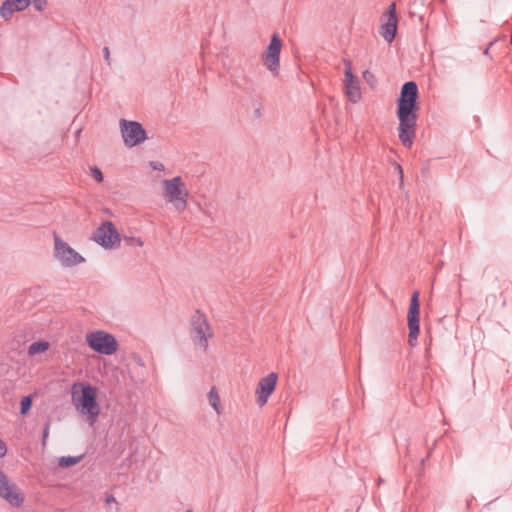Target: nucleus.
Returning a JSON list of instances; mask_svg holds the SVG:
<instances>
[{
	"instance_id": "obj_1",
	"label": "nucleus",
	"mask_w": 512,
	"mask_h": 512,
	"mask_svg": "<svg viewBox=\"0 0 512 512\" xmlns=\"http://www.w3.org/2000/svg\"><path fill=\"white\" fill-rule=\"evenodd\" d=\"M418 86L414 81L405 82L397 100V117L399 119V139L406 147H411L416 136Z\"/></svg>"
},
{
	"instance_id": "obj_2",
	"label": "nucleus",
	"mask_w": 512,
	"mask_h": 512,
	"mask_svg": "<svg viewBox=\"0 0 512 512\" xmlns=\"http://www.w3.org/2000/svg\"><path fill=\"white\" fill-rule=\"evenodd\" d=\"M189 192L182 177L175 176L163 180V196L178 212H183L187 207Z\"/></svg>"
},
{
	"instance_id": "obj_3",
	"label": "nucleus",
	"mask_w": 512,
	"mask_h": 512,
	"mask_svg": "<svg viewBox=\"0 0 512 512\" xmlns=\"http://www.w3.org/2000/svg\"><path fill=\"white\" fill-rule=\"evenodd\" d=\"M97 390L91 385L83 386L81 395L75 399L76 407L82 414L88 415L89 423L92 425L96 422L99 415V406L97 404Z\"/></svg>"
},
{
	"instance_id": "obj_4",
	"label": "nucleus",
	"mask_w": 512,
	"mask_h": 512,
	"mask_svg": "<svg viewBox=\"0 0 512 512\" xmlns=\"http://www.w3.org/2000/svg\"><path fill=\"white\" fill-rule=\"evenodd\" d=\"M86 342L93 351L102 355H112L118 350L116 338L103 330L88 333L86 335Z\"/></svg>"
},
{
	"instance_id": "obj_5",
	"label": "nucleus",
	"mask_w": 512,
	"mask_h": 512,
	"mask_svg": "<svg viewBox=\"0 0 512 512\" xmlns=\"http://www.w3.org/2000/svg\"><path fill=\"white\" fill-rule=\"evenodd\" d=\"M119 125L123 142L126 147H135L147 139L146 131L141 123L137 121L121 119Z\"/></svg>"
},
{
	"instance_id": "obj_6",
	"label": "nucleus",
	"mask_w": 512,
	"mask_h": 512,
	"mask_svg": "<svg viewBox=\"0 0 512 512\" xmlns=\"http://www.w3.org/2000/svg\"><path fill=\"white\" fill-rule=\"evenodd\" d=\"M419 291L415 290L412 293L410 299V305L407 314V325L409 329L408 334V344L410 346H415L417 343V339L420 333V301H419Z\"/></svg>"
},
{
	"instance_id": "obj_7",
	"label": "nucleus",
	"mask_w": 512,
	"mask_h": 512,
	"mask_svg": "<svg viewBox=\"0 0 512 512\" xmlns=\"http://www.w3.org/2000/svg\"><path fill=\"white\" fill-rule=\"evenodd\" d=\"M91 239L105 249L120 245L121 237L111 221L103 222L92 234Z\"/></svg>"
},
{
	"instance_id": "obj_8",
	"label": "nucleus",
	"mask_w": 512,
	"mask_h": 512,
	"mask_svg": "<svg viewBox=\"0 0 512 512\" xmlns=\"http://www.w3.org/2000/svg\"><path fill=\"white\" fill-rule=\"evenodd\" d=\"M30 4H33L37 11L42 12L47 6V0H5L0 7V16L7 21L15 12L24 11Z\"/></svg>"
},
{
	"instance_id": "obj_9",
	"label": "nucleus",
	"mask_w": 512,
	"mask_h": 512,
	"mask_svg": "<svg viewBox=\"0 0 512 512\" xmlns=\"http://www.w3.org/2000/svg\"><path fill=\"white\" fill-rule=\"evenodd\" d=\"M55 257L60 261L64 267L76 266L85 261L78 252L70 247L66 242L60 239L59 236L55 235Z\"/></svg>"
},
{
	"instance_id": "obj_10",
	"label": "nucleus",
	"mask_w": 512,
	"mask_h": 512,
	"mask_svg": "<svg viewBox=\"0 0 512 512\" xmlns=\"http://www.w3.org/2000/svg\"><path fill=\"white\" fill-rule=\"evenodd\" d=\"M191 327L192 332L198 340V345L206 351L208 348V339L213 336V332L206 316L199 310H197L191 318Z\"/></svg>"
},
{
	"instance_id": "obj_11",
	"label": "nucleus",
	"mask_w": 512,
	"mask_h": 512,
	"mask_svg": "<svg viewBox=\"0 0 512 512\" xmlns=\"http://www.w3.org/2000/svg\"><path fill=\"white\" fill-rule=\"evenodd\" d=\"M282 48V41L277 34H273L270 43L263 54L264 65L274 75H276L280 68V53Z\"/></svg>"
},
{
	"instance_id": "obj_12",
	"label": "nucleus",
	"mask_w": 512,
	"mask_h": 512,
	"mask_svg": "<svg viewBox=\"0 0 512 512\" xmlns=\"http://www.w3.org/2000/svg\"><path fill=\"white\" fill-rule=\"evenodd\" d=\"M0 497L14 507H19L24 502L18 487L14 483H9L8 477L2 470H0Z\"/></svg>"
},
{
	"instance_id": "obj_13",
	"label": "nucleus",
	"mask_w": 512,
	"mask_h": 512,
	"mask_svg": "<svg viewBox=\"0 0 512 512\" xmlns=\"http://www.w3.org/2000/svg\"><path fill=\"white\" fill-rule=\"evenodd\" d=\"M278 376L275 372L269 373L260 379L256 389L257 403L263 406L267 403L269 396L274 392L277 384Z\"/></svg>"
},
{
	"instance_id": "obj_14",
	"label": "nucleus",
	"mask_w": 512,
	"mask_h": 512,
	"mask_svg": "<svg viewBox=\"0 0 512 512\" xmlns=\"http://www.w3.org/2000/svg\"><path fill=\"white\" fill-rule=\"evenodd\" d=\"M388 20L381 26V36L388 42L391 43L396 35L397 31V15L395 3H392L388 8Z\"/></svg>"
},
{
	"instance_id": "obj_15",
	"label": "nucleus",
	"mask_w": 512,
	"mask_h": 512,
	"mask_svg": "<svg viewBox=\"0 0 512 512\" xmlns=\"http://www.w3.org/2000/svg\"><path fill=\"white\" fill-rule=\"evenodd\" d=\"M345 92L352 103H357L361 98V92L358 81L345 83Z\"/></svg>"
},
{
	"instance_id": "obj_16",
	"label": "nucleus",
	"mask_w": 512,
	"mask_h": 512,
	"mask_svg": "<svg viewBox=\"0 0 512 512\" xmlns=\"http://www.w3.org/2000/svg\"><path fill=\"white\" fill-rule=\"evenodd\" d=\"M208 399L210 405L213 407V409L216 411L217 414H221V404H220V397L217 392V389L215 387H212L208 393Z\"/></svg>"
},
{
	"instance_id": "obj_17",
	"label": "nucleus",
	"mask_w": 512,
	"mask_h": 512,
	"mask_svg": "<svg viewBox=\"0 0 512 512\" xmlns=\"http://www.w3.org/2000/svg\"><path fill=\"white\" fill-rule=\"evenodd\" d=\"M49 348V343L47 341H36L30 344L28 347V354L30 356L36 355L38 353L45 352Z\"/></svg>"
},
{
	"instance_id": "obj_18",
	"label": "nucleus",
	"mask_w": 512,
	"mask_h": 512,
	"mask_svg": "<svg viewBox=\"0 0 512 512\" xmlns=\"http://www.w3.org/2000/svg\"><path fill=\"white\" fill-rule=\"evenodd\" d=\"M83 456H62L59 458L58 465L61 468L71 467L81 461Z\"/></svg>"
},
{
	"instance_id": "obj_19",
	"label": "nucleus",
	"mask_w": 512,
	"mask_h": 512,
	"mask_svg": "<svg viewBox=\"0 0 512 512\" xmlns=\"http://www.w3.org/2000/svg\"><path fill=\"white\" fill-rule=\"evenodd\" d=\"M32 404H33L32 395L24 396L20 402V414L26 415L30 411Z\"/></svg>"
},
{
	"instance_id": "obj_20",
	"label": "nucleus",
	"mask_w": 512,
	"mask_h": 512,
	"mask_svg": "<svg viewBox=\"0 0 512 512\" xmlns=\"http://www.w3.org/2000/svg\"><path fill=\"white\" fill-rule=\"evenodd\" d=\"M344 64V74H345V83H352L356 81V78L352 72V62L350 60L345 59L343 61Z\"/></svg>"
},
{
	"instance_id": "obj_21",
	"label": "nucleus",
	"mask_w": 512,
	"mask_h": 512,
	"mask_svg": "<svg viewBox=\"0 0 512 512\" xmlns=\"http://www.w3.org/2000/svg\"><path fill=\"white\" fill-rule=\"evenodd\" d=\"M105 505L107 507V512H118L119 511L116 498L113 495H108L105 498Z\"/></svg>"
},
{
	"instance_id": "obj_22",
	"label": "nucleus",
	"mask_w": 512,
	"mask_h": 512,
	"mask_svg": "<svg viewBox=\"0 0 512 512\" xmlns=\"http://www.w3.org/2000/svg\"><path fill=\"white\" fill-rule=\"evenodd\" d=\"M91 174L97 182L103 181V173L98 167H92Z\"/></svg>"
},
{
	"instance_id": "obj_23",
	"label": "nucleus",
	"mask_w": 512,
	"mask_h": 512,
	"mask_svg": "<svg viewBox=\"0 0 512 512\" xmlns=\"http://www.w3.org/2000/svg\"><path fill=\"white\" fill-rule=\"evenodd\" d=\"M125 240L128 242L129 245H137L139 247H142L144 244V242L140 238H137V237H129V238H125Z\"/></svg>"
},
{
	"instance_id": "obj_24",
	"label": "nucleus",
	"mask_w": 512,
	"mask_h": 512,
	"mask_svg": "<svg viewBox=\"0 0 512 512\" xmlns=\"http://www.w3.org/2000/svg\"><path fill=\"white\" fill-rule=\"evenodd\" d=\"M49 428H50V420H48L45 423V426H44V429H43V435H42V444L43 445L46 444V440H47V437H48V434H49Z\"/></svg>"
},
{
	"instance_id": "obj_25",
	"label": "nucleus",
	"mask_w": 512,
	"mask_h": 512,
	"mask_svg": "<svg viewBox=\"0 0 512 512\" xmlns=\"http://www.w3.org/2000/svg\"><path fill=\"white\" fill-rule=\"evenodd\" d=\"M395 169L399 175L400 185H402L403 184V169H402L401 165H399L398 163H395Z\"/></svg>"
},
{
	"instance_id": "obj_26",
	"label": "nucleus",
	"mask_w": 512,
	"mask_h": 512,
	"mask_svg": "<svg viewBox=\"0 0 512 512\" xmlns=\"http://www.w3.org/2000/svg\"><path fill=\"white\" fill-rule=\"evenodd\" d=\"M103 56H104V59L107 62V64L110 66V64H111V61H110V51H109L108 47H104L103 48Z\"/></svg>"
},
{
	"instance_id": "obj_27",
	"label": "nucleus",
	"mask_w": 512,
	"mask_h": 512,
	"mask_svg": "<svg viewBox=\"0 0 512 512\" xmlns=\"http://www.w3.org/2000/svg\"><path fill=\"white\" fill-rule=\"evenodd\" d=\"M363 78H364L368 83H370L371 81H373V80H374V75H373L370 71L365 70V71L363 72Z\"/></svg>"
},
{
	"instance_id": "obj_28",
	"label": "nucleus",
	"mask_w": 512,
	"mask_h": 512,
	"mask_svg": "<svg viewBox=\"0 0 512 512\" xmlns=\"http://www.w3.org/2000/svg\"><path fill=\"white\" fill-rule=\"evenodd\" d=\"M7 453V447L6 444L0 440V458L4 457Z\"/></svg>"
},
{
	"instance_id": "obj_29",
	"label": "nucleus",
	"mask_w": 512,
	"mask_h": 512,
	"mask_svg": "<svg viewBox=\"0 0 512 512\" xmlns=\"http://www.w3.org/2000/svg\"><path fill=\"white\" fill-rule=\"evenodd\" d=\"M152 165H153V168H154L155 170H163V169H164V165H163V164H161V163H153V162H152Z\"/></svg>"
},
{
	"instance_id": "obj_30",
	"label": "nucleus",
	"mask_w": 512,
	"mask_h": 512,
	"mask_svg": "<svg viewBox=\"0 0 512 512\" xmlns=\"http://www.w3.org/2000/svg\"><path fill=\"white\" fill-rule=\"evenodd\" d=\"M492 45H493V43L491 42V43L489 44V46L485 49V51H484V54H485V55H487V54H488V51H489V49H490V46H492Z\"/></svg>"
},
{
	"instance_id": "obj_31",
	"label": "nucleus",
	"mask_w": 512,
	"mask_h": 512,
	"mask_svg": "<svg viewBox=\"0 0 512 512\" xmlns=\"http://www.w3.org/2000/svg\"><path fill=\"white\" fill-rule=\"evenodd\" d=\"M184 512H193L191 509H187Z\"/></svg>"
}]
</instances>
